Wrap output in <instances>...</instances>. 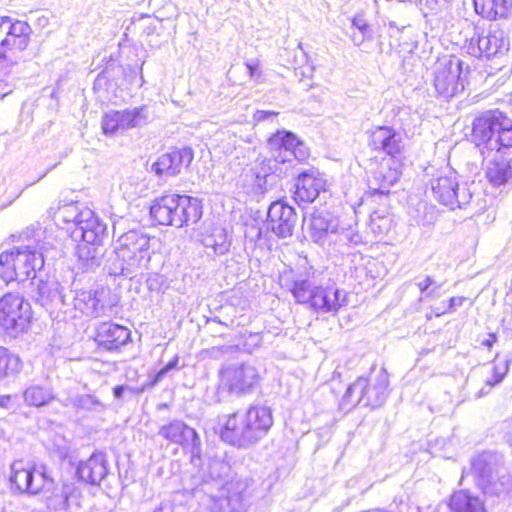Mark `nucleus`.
Returning a JSON list of instances; mask_svg holds the SVG:
<instances>
[{"mask_svg":"<svg viewBox=\"0 0 512 512\" xmlns=\"http://www.w3.org/2000/svg\"><path fill=\"white\" fill-rule=\"evenodd\" d=\"M472 140L485 165V175L494 186L512 178V121L504 113L487 111L473 122Z\"/></svg>","mask_w":512,"mask_h":512,"instance_id":"1","label":"nucleus"},{"mask_svg":"<svg viewBox=\"0 0 512 512\" xmlns=\"http://www.w3.org/2000/svg\"><path fill=\"white\" fill-rule=\"evenodd\" d=\"M158 240L139 230H130L117 240L114 256L108 262L109 274L133 278L150 268L152 248Z\"/></svg>","mask_w":512,"mask_h":512,"instance_id":"2","label":"nucleus"},{"mask_svg":"<svg viewBox=\"0 0 512 512\" xmlns=\"http://www.w3.org/2000/svg\"><path fill=\"white\" fill-rule=\"evenodd\" d=\"M368 145L372 150L389 156L373 172V179L379 185L376 190L382 194L388 193L402 174L403 164L400 157L405 149L404 137L393 127L378 126L370 132Z\"/></svg>","mask_w":512,"mask_h":512,"instance_id":"3","label":"nucleus"},{"mask_svg":"<svg viewBox=\"0 0 512 512\" xmlns=\"http://www.w3.org/2000/svg\"><path fill=\"white\" fill-rule=\"evenodd\" d=\"M273 425L271 410L266 406H251L246 412L229 415L221 428V438L238 447L260 441Z\"/></svg>","mask_w":512,"mask_h":512,"instance_id":"4","label":"nucleus"},{"mask_svg":"<svg viewBox=\"0 0 512 512\" xmlns=\"http://www.w3.org/2000/svg\"><path fill=\"white\" fill-rule=\"evenodd\" d=\"M43 266L44 257L35 240L13 246L0 254V278L7 283L35 281L37 271Z\"/></svg>","mask_w":512,"mask_h":512,"instance_id":"5","label":"nucleus"},{"mask_svg":"<svg viewBox=\"0 0 512 512\" xmlns=\"http://www.w3.org/2000/svg\"><path fill=\"white\" fill-rule=\"evenodd\" d=\"M32 29L30 25L9 16L0 18V58L17 65L19 54L29 45Z\"/></svg>","mask_w":512,"mask_h":512,"instance_id":"6","label":"nucleus"},{"mask_svg":"<svg viewBox=\"0 0 512 512\" xmlns=\"http://www.w3.org/2000/svg\"><path fill=\"white\" fill-rule=\"evenodd\" d=\"M32 319L30 304L16 293L0 298V333L17 337L29 328Z\"/></svg>","mask_w":512,"mask_h":512,"instance_id":"7","label":"nucleus"},{"mask_svg":"<svg viewBox=\"0 0 512 512\" xmlns=\"http://www.w3.org/2000/svg\"><path fill=\"white\" fill-rule=\"evenodd\" d=\"M389 384L385 369H380L369 380L358 378L346 390L344 398L350 402L362 403L372 408L381 406L387 398Z\"/></svg>","mask_w":512,"mask_h":512,"instance_id":"8","label":"nucleus"},{"mask_svg":"<svg viewBox=\"0 0 512 512\" xmlns=\"http://www.w3.org/2000/svg\"><path fill=\"white\" fill-rule=\"evenodd\" d=\"M462 61L458 57H444L435 65L433 85L438 95L449 99L462 92L464 79Z\"/></svg>","mask_w":512,"mask_h":512,"instance_id":"9","label":"nucleus"},{"mask_svg":"<svg viewBox=\"0 0 512 512\" xmlns=\"http://www.w3.org/2000/svg\"><path fill=\"white\" fill-rule=\"evenodd\" d=\"M267 145L274 167L290 163L292 158L305 161L310 155L308 147L289 131H277L269 138Z\"/></svg>","mask_w":512,"mask_h":512,"instance_id":"10","label":"nucleus"},{"mask_svg":"<svg viewBox=\"0 0 512 512\" xmlns=\"http://www.w3.org/2000/svg\"><path fill=\"white\" fill-rule=\"evenodd\" d=\"M430 185L435 199L451 209L467 205L472 197L466 187L459 188L456 173L451 170L440 172L431 179Z\"/></svg>","mask_w":512,"mask_h":512,"instance_id":"11","label":"nucleus"},{"mask_svg":"<svg viewBox=\"0 0 512 512\" xmlns=\"http://www.w3.org/2000/svg\"><path fill=\"white\" fill-rule=\"evenodd\" d=\"M31 297L52 317L62 319L64 305L68 294L64 293L61 284L54 278L32 281Z\"/></svg>","mask_w":512,"mask_h":512,"instance_id":"12","label":"nucleus"},{"mask_svg":"<svg viewBox=\"0 0 512 512\" xmlns=\"http://www.w3.org/2000/svg\"><path fill=\"white\" fill-rule=\"evenodd\" d=\"M9 480L11 485L21 493L38 494L48 490L53 480L45 471H37L30 464L17 460L11 464Z\"/></svg>","mask_w":512,"mask_h":512,"instance_id":"13","label":"nucleus"},{"mask_svg":"<svg viewBox=\"0 0 512 512\" xmlns=\"http://www.w3.org/2000/svg\"><path fill=\"white\" fill-rule=\"evenodd\" d=\"M221 377L223 385L237 394L250 392L260 381L258 369L249 363L230 365L222 370Z\"/></svg>","mask_w":512,"mask_h":512,"instance_id":"14","label":"nucleus"},{"mask_svg":"<svg viewBox=\"0 0 512 512\" xmlns=\"http://www.w3.org/2000/svg\"><path fill=\"white\" fill-rule=\"evenodd\" d=\"M102 306L97 291L80 290L69 291L64 305L62 320L75 319L81 315L97 317Z\"/></svg>","mask_w":512,"mask_h":512,"instance_id":"15","label":"nucleus"},{"mask_svg":"<svg viewBox=\"0 0 512 512\" xmlns=\"http://www.w3.org/2000/svg\"><path fill=\"white\" fill-rule=\"evenodd\" d=\"M508 41L500 29L489 30L486 35L475 33L466 46L467 53L481 58L504 55L508 51Z\"/></svg>","mask_w":512,"mask_h":512,"instance_id":"16","label":"nucleus"},{"mask_svg":"<svg viewBox=\"0 0 512 512\" xmlns=\"http://www.w3.org/2000/svg\"><path fill=\"white\" fill-rule=\"evenodd\" d=\"M297 216L293 207L278 200L273 202L268 209L267 227L278 237L292 236L296 225Z\"/></svg>","mask_w":512,"mask_h":512,"instance_id":"17","label":"nucleus"},{"mask_svg":"<svg viewBox=\"0 0 512 512\" xmlns=\"http://www.w3.org/2000/svg\"><path fill=\"white\" fill-rule=\"evenodd\" d=\"M131 333L125 326L102 322L96 328L95 341L99 347L107 351H114L127 344Z\"/></svg>","mask_w":512,"mask_h":512,"instance_id":"18","label":"nucleus"},{"mask_svg":"<svg viewBox=\"0 0 512 512\" xmlns=\"http://www.w3.org/2000/svg\"><path fill=\"white\" fill-rule=\"evenodd\" d=\"M193 160L190 148L172 150L158 157L152 165L153 171L159 176H175L184 166H188Z\"/></svg>","mask_w":512,"mask_h":512,"instance_id":"19","label":"nucleus"},{"mask_svg":"<svg viewBox=\"0 0 512 512\" xmlns=\"http://www.w3.org/2000/svg\"><path fill=\"white\" fill-rule=\"evenodd\" d=\"M179 196L178 194H168L155 199L150 207L151 217L160 225L183 227L184 220L180 221V218L175 216L177 205H179Z\"/></svg>","mask_w":512,"mask_h":512,"instance_id":"20","label":"nucleus"},{"mask_svg":"<svg viewBox=\"0 0 512 512\" xmlns=\"http://www.w3.org/2000/svg\"><path fill=\"white\" fill-rule=\"evenodd\" d=\"M312 297L310 308L322 313H336L347 305V293L334 287L318 286Z\"/></svg>","mask_w":512,"mask_h":512,"instance_id":"21","label":"nucleus"},{"mask_svg":"<svg viewBox=\"0 0 512 512\" xmlns=\"http://www.w3.org/2000/svg\"><path fill=\"white\" fill-rule=\"evenodd\" d=\"M107 226L102 223L90 209H83L78 225L72 231L75 237H80L84 242L101 243Z\"/></svg>","mask_w":512,"mask_h":512,"instance_id":"22","label":"nucleus"},{"mask_svg":"<svg viewBox=\"0 0 512 512\" xmlns=\"http://www.w3.org/2000/svg\"><path fill=\"white\" fill-rule=\"evenodd\" d=\"M248 483L243 479H231L220 490L218 504L221 512H234L242 507Z\"/></svg>","mask_w":512,"mask_h":512,"instance_id":"23","label":"nucleus"},{"mask_svg":"<svg viewBox=\"0 0 512 512\" xmlns=\"http://www.w3.org/2000/svg\"><path fill=\"white\" fill-rule=\"evenodd\" d=\"M80 480L91 485H98L108 474V461L102 452L93 453L87 460L81 461L76 470Z\"/></svg>","mask_w":512,"mask_h":512,"instance_id":"24","label":"nucleus"},{"mask_svg":"<svg viewBox=\"0 0 512 512\" xmlns=\"http://www.w3.org/2000/svg\"><path fill=\"white\" fill-rule=\"evenodd\" d=\"M325 189V180L312 173H302L299 175L294 193V200L300 203H312Z\"/></svg>","mask_w":512,"mask_h":512,"instance_id":"25","label":"nucleus"},{"mask_svg":"<svg viewBox=\"0 0 512 512\" xmlns=\"http://www.w3.org/2000/svg\"><path fill=\"white\" fill-rule=\"evenodd\" d=\"M508 371V360H499L498 357L493 360L492 364L480 367L476 373L484 378L485 384L477 391L475 398L486 396L494 386L502 382Z\"/></svg>","mask_w":512,"mask_h":512,"instance_id":"26","label":"nucleus"},{"mask_svg":"<svg viewBox=\"0 0 512 512\" xmlns=\"http://www.w3.org/2000/svg\"><path fill=\"white\" fill-rule=\"evenodd\" d=\"M77 506V496L72 485L64 484L47 498V506L54 512H74L73 506Z\"/></svg>","mask_w":512,"mask_h":512,"instance_id":"27","label":"nucleus"},{"mask_svg":"<svg viewBox=\"0 0 512 512\" xmlns=\"http://www.w3.org/2000/svg\"><path fill=\"white\" fill-rule=\"evenodd\" d=\"M159 435L172 443L180 445H184L190 440L195 444V441L198 440L195 430L178 420L162 426L159 430Z\"/></svg>","mask_w":512,"mask_h":512,"instance_id":"28","label":"nucleus"},{"mask_svg":"<svg viewBox=\"0 0 512 512\" xmlns=\"http://www.w3.org/2000/svg\"><path fill=\"white\" fill-rule=\"evenodd\" d=\"M500 457L491 452H484L472 460V470L483 481L492 482L498 474Z\"/></svg>","mask_w":512,"mask_h":512,"instance_id":"29","label":"nucleus"},{"mask_svg":"<svg viewBox=\"0 0 512 512\" xmlns=\"http://www.w3.org/2000/svg\"><path fill=\"white\" fill-rule=\"evenodd\" d=\"M231 238L222 227H214L202 237V244L206 249H211L216 256H222L229 252Z\"/></svg>","mask_w":512,"mask_h":512,"instance_id":"30","label":"nucleus"},{"mask_svg":"<svg viewBox=\"0 0 512 512\" xmlns=\"http://www.w3.org/2000/svg\"><path fill=\"white\" fill-rule=\"evenodd\" d=\"M475 11L489 20L507 16L512 0H473Z\"/></svg>","mask_w":512,"mask_h":512,"instance_id":"31","label":"nucleus"},{"mask_svg":"<svg viewBox=\"0 0 512 512\" xmlns=\"http://www.w3.org/2000/svg\"><path fill=\"white\" fill-rule=\"evenodd\" d=\"M175 216L184 220V226L196 224L202 217V207L196 198L186 195L179 196V205H177Z\"/></svg>","mask_w":512,"mask_h":512,"instance_id":"32","label":"nucleus"},{"mask_svg":"<svg viewBox=\"0 0 512 512\" xmlns=\"http://www.w3.org/2000/svg\"><path fill=\"white\" fill-rule=\"evenodd\" d=\"M337 225L322 214L312 216L309 225V235L315 243L323 244L328 233H336Z\"/></svg>","mask_w":512,"mask_h":512,"instance_id":"33","label":"nucleus"},{"mask_svg":"<svg viewBox=\"0 0 512 512\" xmlns=\"http://www.w3.org/2000/svg\"><path fill=\"white\" fill-rule=\"evenodd\" d=\"M449 505L454 512H485L481 500L471 496L466 491L455 492Z\"/></svg>","mask_w":512,"mask_h":512,"instance_id":"34","label":"nucleus"},{"mask_svg":"<svg viewBox=\"0 0 512 512\" xmlns=\"http://www.w3.org/2000/svg\"><path fill=\"white\" fill-rule=\"evenodd\" d=\"M48 214L55 220L56 223H73L76 227L78 225V220H80V214H82V210L79 209L77 203L72 202L58 205L56 208L51 206L48 210Z\"/></svg>","mask_w":512,"mask_h":512,"instance_id":"35","label":"nucleus"},{"mask_svg":"<svg viewBox=\"0 0 512 512\" xmlns=\"http://www.w3.org/2000/svg\"><path fill=\"white\" fill-rule=\"evenodd\" d=\"M123 130L142 127L148 123L149 112L146 106L122 110Z\"/></svg>","mask_w":512,"mask_h":512,"instance_id":"36","label":"nucleus"},{"mask_svg":"<svg viewBox=\"0 0 512 512\" xmlns=\"http://www.w3.org/2000/svg\"><path fill=\"white\" fill-rule=\"evenodd\" d=\"M317 287L308 279H297L292 283L289 290L297 303L310 306Z\"/></svg>","mask_w":512,"mask_h":512,"instance_id":"37","label":"nucleus"},{"mask_svg":"<svg viewBox=\"0 0 512 512\" xmlns=\"http://www.w3.org/2000/svg\"><path fill=\"white\" fill-rule=\"evenodd\" d=\"M101 243L84 242L77 247V254L81 261L84 262L86 268L90 269L100 265Z\"/></svg>","mask_w":512,"mask_h":512,"instance_id":"38","label":"nucleus"},{"mask_svg":"<svg viewBox=\"0 0 512 512\" xmlns=\"http://www.w3.org/2000/svg\"><path fill=\"white\" fill-rule=\"evenodd\" d=\"M25 403L30 406L41 407L48 404L53 398L52 392L44 387L32 385L23 393Z\"/></svg>","mask_w":512,"mask_h":512,"instance_id":"39","label":"nucleus"},{"mask_svg":"<svg viewBox=\"0 0 512 512\" xmlns=\"http://www.w3.org/2000/svg\"><path fill=\"white\" fill-rule=\"evenodd\" d=\"M72 404L76 409L94 413H102L106 410V404L94 394H78L73 397Z\"/></svg>","mask_w":512,"mask_h":512,"instance_id":"40","label":"nucleus"},{"mask_svg":"<svg viewBox=\"0 0 512 512\" xmlns=\"http://www.w3.org/2000/svg\"><path fill=\"white\" fill-rule=\"evenodd\" d=\"M20 369V358L11 354L5 347L0 346V377L18 373Z\"/></svg>","mask_w":512,"mask_h":512,"instance_id":"41","label":"nucleus"},{"mask_svg":"<svg viewBox=\"0 0 512 512\" xmlns=\"http://www.w3.org/2000/svg\"><path fill=\"white\" fill-rule=\"evenodd\" d=\"M102 130L106 135H113L117 132H123V119L121 111H110L102 118Z\"/></svg>","mask_w":512,"mask_h":512,"instance_id":"42","label":"nucleus"},{"mask_svg":"<svg viewBox=\"0 0 512 512\" xmlns=\"http://www.w3.org/2000/svg\"><path fill=\"white\" fill-rule=\"evenodd\" d=\"M371 228L378 234H387L391 229V219L388 217L373 216L371 218Z\"/></svg>","mask_w":512,"mask_h":512,"instance_id":"43","label":"nucleus"},{"mask_svg":"<svg viewBox=\"0 0 512 512\" xmlns=\"http://www.w3.org/2000/svg\"><path fill=\"white\" fill-rule=\"evenodd\" d=\"M434 283L433 279L430 276H426L423 281L417 283V286L421 293H426V297L432 296L435 297V289L428 291V288Z\"/></svg>","mask_w":512,"mask_h":512,"instance_id":"44","label":"nucleus"},{"mask_svg":"<svg viewBox=\"0 0 512 512\" xmlns=\"http://www.w3.org/2000/svg\"><path fill=\"white\" fill-rule=\"evenodd\" d=\"M466 301L465 297H452L449 300L447 309H443L441 312H437V315L447 312H454L458 307H461Z\"/></svg>","mask_w":512,"mask_h":512,"instance_id":"45","label":"nucleus"},{"mask_svg":"<svg viewBox=\"0 0 512 512\" xmlns=\"http://www.w3.org/2000/svg\"><path fill=\"white\" fill-rule=\"evenodd\" d=\"M178 364V357L176 356L172 361L165 365L155 376L154 382H159L163 377L172 369L176 368Z\"/></svg>","mask_w":512,"mask_h":512,"instance_id":"46","label":"nucleus"},{"mask_svg":"<svg viewBox=\"0 0 512 512\" xmlns=\"http://www.w3.org/2000/svg\"><path fill=\"white\" fill-rule=\"evenodd\" d=\"M246 67L250 77L257 81L260 76V72L258 70V62H248L246 63Z\"/></svg>","mask_w":512,"mask_h":512,"instance_id":"47","label":"nucleus"},{"mask_svg":"<svg viewBox=\"0 0 512 512\" xmlns=\"http://www.w3.org/2000/svg\"><path fill=\"white\" fill-rule=\"evenodd\" d=\"M154 512H173V505L170 503H162Z\"/></svg>","mask_w":512,"mask_h":512,"instance_id":"48","label":"nucleus"},{"mask_svg":"<svg viewBox=\"0 0 512 512\" xmlns=\"http://www.w3.org/2000/svg\"><path fill=\"white\" fill-rule=\"evenodd\" d=\"M496 342V337L494 334H490L487 339H485L482 344L488 348H491L492 345Z\"/></svg>","mask_w":512,"mask_h":512,"instance_id":"49","label":"nucleus"},{"mask_svg":"<svg viewBox=\"0 0 512 512\" xmlns=\"http://www.w3.org/2000/svg\"><path fill=\"white\" fill-rule=\"evenodd\" d=\"M11 401L10 395H4L0 397V407L8 408Z\"/></svg>","mask_w":512,"mask_h":512,"instance_id":"50","label":"nucleus"},{"mask_svg":"<svg viewBox=\"0 0 512 512\" xmlns=\"http://www.w3.org/2000/svg\"><path fill=\"white\" fill-rule=\"evenodd\" d=\"M124 390H125L124 386L114 387L113 394H114L115 398L120 399L123 396Z\"/></svg>","mask_w":512,"mask_h":512,"instance_id":"51","label":"nucleus"},{"mask_svg":"<svg viewBox=\"0 0 512 512\" xmlns=\"http://www.w3.org/2000/svg\"><path fill=\"white\" fill-rule=\"evenodd\" d=\"M353 25L358 27L360 30H363L365 28V25H360L356 19L353 20Z\"/></svg>","mask_w":512,"mask_h":512,"instance_id":"52","label":"nucleus"},{"mask_svg":"<svg viewBox=\"0 0 512 512\" xmlns=\"http://www.w3.org/2000/svg\"><path fill=\"white\" fill-rule=\"evenodd\" d=\"M279 171V175H281L282 173L286 174V170H282V169H278L275 167V170L273 171L274 173L278 172Z\"/></svg>","mask_w":512,"mask_h":512,"instance_id":"53","label":"nucleus"}]
</instances>
